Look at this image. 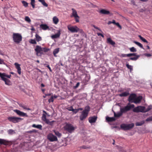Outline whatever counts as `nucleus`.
Listing matches in <instances>:
<instances>
[{
  "label": "nucleus",
  "instance_id": "nucleus-1",
  "mask_svg": "<svg viewBox=\"0 0 152 152\" xmlns=\"http://www.w3.org/2000/svg\"><path fill=\"white\" fill-rule=\"evenodd\" d=\"M90 111V107L88 105L86 106L84 109L81 112V114L79 116L80 120L82 121L85 119L88 116Z\"/></svg>",
  "mask_w": 152,
  "mask_h": 152
},
{
  "label": "nucleus",
  "instance_id": "nucleus-2",
  "mask_svg": "<svg viewBox=\"0 0 152 152\" xmlns=\"http://www.w3.org/2000/svg\"><path fill=\"white\" fill-rule=\"evenodd\" d=\"M38 56H41L43 54V52H47L49 49L46 48H42L40 46L37 45L34 49Z\"/></svg>",
  "mask_w": 152,
  "mask_h": 152
},
{
  "label": "nucleus",
  "instance_id": "nucleus-3",
  "mask_svg": "<svg viewBox=\"0 0 152 152\" xmlns=\"http://www.w3.org/2000/svg\"><path fill=\"white\" fill-rule=\"evenodd\" d=\"M12 37L14 42L17 43H19L22 40V37L19 33H14Z\"/></svg>",
  "mask_w": 152,
  "mask_h": 152
},
{
  "label": "nucleus",
  "instance_id": "nucleus-4",
  "mask_svg": "<svg viewBox=\"0 0 152 152\" xmlns=\"http://www.w3.org/2000/svg\"><path fill=\"white\" fill-rule=\"evenodd\" d=\"M134 126V123H132L129 124H122L121 126L120 127L121 129L124 130H129L132 128Z\"/></svg>",
  "mask_w": 152,
  "mask_h": 152
},
{
  "label": "nucleus",
  "instance_id": "nucleus-5",
  "mask_svg": "<svg viewBox=\"0 0 152 152\" xmlns=\"http://www.w3.org/2000/svg\"><path fill=\"white\" fill-rule=\"evenodd\" d=\"M67 28L72 33H77L80 30L79 28L76 26H72L71 25H69L67 26Z\"/></svg>",
  "mask_w": 152,
  "mask_h": 152
},
{
  "label": "nucleus",
  "instance_id": "nucleus-6",
  "mask_svg": "<svg viewBox=\"0 0 152 152\" xmlns=\"http://www.w3.org/2000/svg\"><path fill=\"white\" fill-rule=\"evenodd\" d=\"M64 129L69 133H72L75 130L74 127L71 124H67L64 127Z\"/></svg>",
  "mask_w": 152,
  "mask_h": 152
},
{
  "label": "nucleus",
  "instance_id": "nucleus-7",
  "mask_svg": "<svg viewBox=\"0 0 152 152\" xmlns=\"http://www.w3.org/2000/svg\"><path fill=\"white\" fill-rule=\"evenodd\" d=\"M134 105H127L123 108H120V111L122 113H125L130 110L131 108L133 107Z\"/></svg>",
  "mask_w": 152,
  "mask_h": 152
},
{
  "label": "nucleus",
  "instance_id": "nucleus-8",
  "mask_svg": "<svg viewBox=\"0 0 152 152\" xmlns=\"http://www.w3.org/2000/svg\"><path fill=\"white\" fill-rule=\"evenodd\" d=\"M20 118L10 117L8 118V120L10 121L15 123L19 122L20 120H22Z\"/></svg>",
  "mask_w": 152,
  "mask_h": 152
},
{
  "label": "nucleus",
  "instance_id": "nucleus-9",
  "mask_svg": "<svg viewBox=\"0 0 152 152\" xmlns=\"http://www.w3.org/2000/svg\"><path fill=\"white\" fill-rule=\"evenodd\" d=\"M145 109V107L143 106H138L134 108L133 109V111L135 113L142 112L144 113V110Z\"/></svg>",
  "mask_w": 152,
  "mask_h": 152
},
{
  "label": "nucleus",
  "instance_id": "nucleus-10",
  "mask_svg": "<svg viewBox=\"0 0 152 152\" xmlns=\"http://www.w3.org/2000/svg\"><path fill=\"white\" fill-rule=\"evenodd\" d=\"M47 138L48 140L51 142L56 141L58 140L57 137L51 133L48 135Z\"/></svg>",
  "mask_w": 152,
  "mask_h": 152
},
{
  "label": "nucleus",
  "instance_id": "nucleus-11",
  "mask_svg": "<svg viewBox=\"0 0 152 152\" xmlns=\"http://www.w3.org/2000/svg\"><path fill=\"white\" fill-rule=\"evenodd\" d=\"M72 16H73L75 18L76 22H79V17L76 11L74 8H72Z\"/></svg>",
  "mask_w": 152,
  "mask_h": 152
},
{
  "label": "nucleus",
  "instance_id": "nucleus-12",
  "mask_svg": "<svg viewBox=\"0 0 152 152\" xmlns=\"http://www.w3.org/2000/svg\"><path fill=\"white\" fill-rule=\"evenodd\" d=\"M136 97V94H131L129 96L128 99V100L129 102L130 103H135Z\"/></svg>",
  "mask_w": 152,
  "mask_h": 152
},
{
  "label": "nucleus",
  "instance_id": "nucleus-13",
  "mask_svg": "<svg viewBox=\"0 0 152 152\" xmlns=\"http://www.w3.org/2000/svg\"><path fill=\"white\" fill-rule=\"evenodd\" d=\"M14 111L20 116L23 117L27 116V114L26 113L21 112L19 110H14Z\"/></svg>",
  "mask_w": 152,
  "mask_h": 152
},
{
  "label": "nucleus",
  "instance_id": "nucleus-14",
  "mask_svg": "<svg viewBox=\"0 0 152 152\" xmlns=\"http://www.w3.org/2000/svg\"><path fill=\"white\" fill-rule=\"evenodd\" d=\"M97 117L95 116L89 117L88 118L89 122L90 123L95 122L97 120Z\"/></svg>",
  "mask_w": 152,
  "mask_h": 152
},
{
  "label": "nucleus",
  "instance_id": "nucleus-15",
  "mask_svg": "<svg viewBox=\"0 0 152 152\" xmlns=\"http://www.w3.org/2000/svg\"><path fill=\"white\" fill-rule=\"evenodd\" d=\"M142 99V96H138L136 95V97L135 100V104H140Z\"/></svg>",
  "mask_w": 152,
  "mask_h": 152
},
{
  "label": "nucleus",
  "instance_id": "nucleus-16",
  "mask_svg": "<svg viewBox=\"0 0 152 152\" xmlns=\"http://www.w3.org/2000/svg\"><path fill=\"white\" fill-rule=\"evenodd\" d=\"M14 65L15 66L16 68L17 69L18 73L20 75L21 74V68L20 67V65L17 63H15Z\"/></svg>",
  "mask_w": 152,
  "mask_h": 152
},
{
  "label": "nucleus",
  "instance_id": "nucleus-17",
  "mask_svg": "<svg viewBox=\"0 0 152 152\" xmlns=\"http://www.w3.org/2000/svg\"><path fill=\"white\" fill-rule=\"evenodd\" d=\"M57 32H58L56 34L52 35L51 36V37L52 39H53L55 38H57L59 37L61 34V31L60 30H58Z\"/></svg>",
  "mask_w": 152,
  "mask_h": 152
},
{
  "label": "nucleus",
  "instance_id": "nucleus-18",
  "mask_svg": "<svg viewBox=\"0 0 152 152\" xmlns=\"http://www.w3.org/2000/svg\"><path fill=\"white\" fill-rule=\"evenodd\" d=\"M1 78L2 80L4 81L5 84L9 86L11 85V82L9 80L7 79L6 77H3Z\"/></svg>",
  "mask_w": 152,
  "mask_h": 152
},
{
  "label": "nucleus",
  "instance_id": "nucleus-19",
  "mask_svg": "<svg viewBox=\"0 0 152 152\" xmlns=\"http://www.w3.org/2000/svg\"><path fill=\"white\" fill-rule=\"evenodd\" d=\"M9 142L8 141L2 139H0V144L1 145H7L8 144Z\"/></svg>",
  "mask_w": 152,
  "mask_h": 152
},
{
  "label": "nucleus",
  "instance_id": "nucleus-20",
  "mask_svg": "<svg viewBox=\"0 0 152 152\" xmlns=\"http://www.w3.org/2000/svg\"><path fill=\"white\" fill-rule=\"evenodd\" d=\"M99 13L104 14H108L110 13V12L104 9H102L99 11Z\"/></svg>",
  "mask_w": 152,
  "mask_h": 152
},
{
  "label": "nucleus",
  "instance_id": "nucleus-21",
  "mask_svg": "<svg viewBox=\"0 0 152 152\" xmlns=\"http://www.w3.org/2000/svg\"><path fill=\"white\" fill-rule=\"evenodd\" d=\"M107 43L112 45H114L115 44V42L113 41L111 38H109L107 39Z\"/></svg>",
  "mask_w": 152,
  "mask_h": 152
},
{
  "label": "nucleus",
  "instance_id": "nucleus-22",
  "mask_svg": "<svg viewBox=\"0 0 152 152\" xmlns=\"http://www.w3.org/2000/svg\"><path fill=\"white\" fill-rule=\"evenodd\" d=\"M106 120L107 121L109 122H112L114 121H115V119L114 117H107L106 118Z\"/></svg>",
  "mask_w": 152,
  "mask_h": 152
},
{
  "label": "nucleus",
  "instance_id": "nucleus-23",
  "mask_svg": "<svg viewBox=\"0 0 152 152\" xmlns=\"http://www.w3.org/2000/svg\"><path fill=\"white\" fill-rule=\"evenodd\" d=\"M40 27L43 30H46L49 28V27L47 25L45 24H41L40 25Z\"/></svg>",
  "mask_w": 152,
  "mask_h": 152
},
{
  "label": "nucleus",
  "instance_id": "nucleus-24",
  "mask_svg": "<svg viewBox=\"0 0 152 152\" xmlns=\"http://www.w3.org/2000/svg\"><path fill=\"white\" fill-rule=\"evenodd\" d=\"M44 121H45V122L47 124L50 125L51 126L53 125V123L54 122V121H50L48 119H47L44 120Z\"/></svg>",
  "mask_w": 152,
  "mask_h": 152
},
{
  "label": "nucleus",
  "instance_id": "nucleus-25",
  "mask_svg": "<svg viewBox=\"0 0 152 152\" xmlns=\"http://www.w3.org/2000/svg\"><path fill=\"white\" fill-rule=\"evenodd\" d=\"M53 23L55 24H57L59 22V19L56 16H54L53 18Z\"/></svg>",
  "mask_w": 152,
  "mask_h": 152
},
{
  "label": "nucleus",
  "instance_id": "nucleus-26",
  "mask_svg": "<svg viewBox=\"0 0 152 152\" xmlns=\"http://www.w3.org/2000/svg\"><path fill=\"white\" fill-rule=\"evenodd\" d=\"M114 116L115 118H118L119 117L121 116L123 114L121 113V112H119L118 113H116L115 112H114Z\"/></svg>",
  "mask_w": 152,
  "mask_h": 152
},
{
  "label": "nucleus",
  "instance_id": "nucleus-27",
  "mask_svg": "<svg viewBox=\"0 0 152 152\" xmlns=\"http://www.w3.org/2000/svg\"><path fill=\"white\" fill-rule=\"evenodd\" d=\"M129 93L128 92L126 91L122 93L121 94H120L118 95L121 97L122 96H126L129 95Z\"/></svg>",
  "mask_w": 152,
  "mask_h": 152
},
{
  "label": "nucleus",
  "instance_id": "nucleus-28",
  "mask_svg": "<svg viewBox=\"0 0 152 152\" xmlns=\"http://www.w3.org/2000/svg\"><path fill=\"white\" fill-rule=\"evenodd\" d=\"M32 127L34 128H37L41 130L42 129V126L41 125H36L35 124H33L32 125Z\"/></svg>",
  "mask_w": 152,
  "mask_h": 152
},
{
  "label": "nucleus",
  "instance_id": "nucleus-29",
  "mask_svg": "<svg viewBox=\"0 0 152 152\" xmlns=\"http://www.w3.org/2000/svg\"><path fill=\"white\" fill-rule=\"evenodd\" d=\"M145 122V121L143 120L140 122H137L135 123V125L136 126H141Z\"/></svg>",
  "mask_w": 152,
  "mask_h": 152
},
{
  "label": "nucleus",
  "instance_id": "nucleus-30",
  "mask_svg": "<svg viewBox=\"0 0 152 152\" xmlns=\"http://www.w3.org/2000/svg\"><path fill=\"white\" fill-rule=\"evenodd\" d=\"M38 1L41 2L44 6L46 7L48 6V4L45 2L44 0H38Z\"/></svg>",
  "mask_w": 152,
  "mask_h": 152
},
{
  "label": "nucleus",
  "instance_id": "nucleus-31",
  "mask_svg": "<svg viewBox=\"0 0 152 152\" xmlns=\"http://www.w3.org/2000/svg\"><path fill=\"white\" fill-rule=\"evenodd\" d=\"M133 42L135 44L138 45L139 47H140L141 48L144 49L143 46L142 44H141L140 43L138 42H136V41H134Z\"/></svg>",
  "mask_w": 152,
  "mask_h": 152
},
{
  "label": "nucleus",
  "instance_id": "nucleus-32",
  "mask_svg": "<svg viewBox=\"0 0 152 152\" xmlns=\"http://www.w3.org/2000/svg\"><path fill=\"white\" fill-rule=\"evenodd\" d=\"M36 40L37 41L39 42L42 40V38L38 35L36 34L35 36Z\"/></svg>",
  "mask_w": 152,
  "mask_h": 152
},
{
  "label": "nucleus",
  "instance_id": "nucleus-33",
  "mask_svg": "<svg viewBox=\"0 0 152 152\" xmlns=\"http://www.w3.org/2000/svg\"><path fill=\"white\" fill-rule=\"evenodd\" d=\"M140 38V39L142 40L143 42H146V43H148V42L147 41V40L145 39V38H143L140 35H139L138 36Z\"/></svg>",
  "mask_w": 152,
  "mask_h": 152
},
{
  "label": "nucleus",
  "instance_id": "nucleus-34",
  "mask_svg": "<svg viewBox=\"0 0 152 152\" xmlns=\"http://www.w3.org/2000/svg\"><path fill=\"white\" fill-rule=\"evenodd\" d=\"M8 133L10 134H12L15 133V131L12 129H10L8 130Z\"/></svg>",
  "mask_w": 152,
  "mask_h": 152
},
{
  "label": "nucleus",
  "instance_id": "nucleus-35",
  "mask_svg": "<svg viewBox=\"0 0 152 152\" xmlns=\"http://www.w3.org/2000/svg\"><path fill=\"white\" fill-rule=\"evenodd\" d=\"M139 57V56L137 55L134 56V57H131L130 58V59L132 60L135 61Z\"/></svg>",
  "mask_w": 152,
  "mask_h": 152
},
{
  "label": "nucleus",
  "instance_id": "nucleus-36",
  "mask_svg": "<svg viewBox=\"0 0 152 152\" xmlns=\"http://www.w3.org/2000/svg\"><path fill=\"white\" fill-rule=\"evenodd\" d=\"M54 132L55 133V134L58 137H60L61 135V133H59L58 131L54 130Z\"/></svg>",
  "mask_w": 152,
  "mask_h": 152
},
{
  "label": "nucleus",
  "instance_id": "nucleus-37",
  "mask_svg": "<svg viewBox=\"0 0 152 152\" xmlns=\"http://www.w3.org/2000/svg\"><path fill=\"white\" fill-rule=\"evenodd\" d=\"M126 66L127 68L130 69L131 72L133 70V67L132 66L129 65V64H126Z\"/></svg>",
  "mask_w": 152,
  "mask_h": 152
},
{
  "label": "nucleus",
  "instance_id": "nucleus-38",
  "mask_svg": "<svg viewBox=\"0 0 152 152\" xmlns=\"http://www.w3.org/2000/svg\"><path fill=\"white\" fill-rule=\"evenodd\" d=\"M21 107L24 109L28 110H31V109L28 107H27L26 105H21Z\"/></svg>",
  "mask_w": 152,
  "mask_h": 152
},
{
  "label": "nucleus",
  "instance_id": "nucleus-39",
  "mask_svg": "<svg viewBox=\"0 0 152 152\" xmlns=\"http://www.w3.org/2000/svg\"><path fill=\"white\" fill-rule=\"evenodd\" d=\"M25 20L26 22L29 23L31 22V20L29 18L28 16H26L25 18Z\"/></svg>",
  "mask_w": 152,
  "mask_h": 152
},
{
  "label": "nucleus",
  "instance_id": "nucleus-40",
  "mask_svg": "<svg viewBox=\"0 0 152 152\" xmlns=\"http://www.w3.org/2000/svg\"><path fill=\"white\" fill-rule=\"evenodd\" d=\"M129 50H130V51L131 52H136L137 51V50H136V49L134 47H132L131 48H129Z\"/></svg>",
  "mask_w": 152,
  "mask_h": 152
},
{
  "label": "nucleus",
  "instance_id": "nucleus-41",
  "mask_svg": "<svg viewBox=\"0 0 152 152\" xmlns=\"http://www.w3.org/2000/svg\"><path fill=\"white\" fill-rule=\"evenodd\" d=\"M81 148L83 149H90L91 148V147L90 146H86L84 145L81 147Z\"/></svg>",
  "mask_w": 152,
  "mask_h": 152
},
{
  "label": "nucleus",
  "instance_id": "nucleus-42",
  "mask_svg": "<svg viewBox=\"0 0 152 152\" xmlns=\"http://www.w3.org/2000/svg\"><path fill=\"white\" fill-rule=\"evenodd\" d=\"M59 48H57L55 49L53 51V54H57V53H58L59 51Z\"/></svg>",
  "mask_w": 152,
  "mask_h": 152
},
{
  "label": "nucleus",
  "instance_id": "nucleus-43",
  "mask_svg": "<svg viewBox=\"0 0 152 152\" xmlns=\"http://www.w3.org/2000/svg\"><path fill=\"white\" fill-rule=\"evenodd\" d=\"M137 56L136 53H129L127 54V56L128 57H130L132 56Z\"/></svg>",
  "mask_w": 152,
  "mask_h": 152
},
{
  "label": "nucleus",
  "instance_id": "nucleus-44",
  "mask_svg": "<svg viewBox=\"0 0 152 152\" xmlns=\"http://www.w3.org/2000/svg\"><path fill=\"white\" fill-rule=\"evenodd\" d=\"M35 0H31V4L32 5L33 8H34L35 7Z\"/></svg>",
  "mask_w": 152,
  "mask_h": 152
},
{
  "label": "nucleus",
  "instance_id": "nucleus-45",
  "mask_svg": "<svg viewBox=\"0 0 152 152\" xmlns=\"http://www.w3.org/2000/svg\"><path fill=\"white\" fill-rule=\"evenodd\" d=\"M146 121H152V115L147 118L145 120Z\"/></svg>",
  "mask_w": 152,
  "mask_h": 152
},
{
  "label": "nucleus",
  "instance_id": "nucleus-46",
  "mask_svg": "<svg viewBox=\"0 0 152 152\" xmlns=\"http://www.w3.org/2000/svg\"><path fill=\"white\" fill-rule=\"evenodd\" d=\"M82 108H79V109H74L72 111L74 113H75V114H76V113H77V112H78V111L80 110H82Z\"/></svg>",
  "mask_w": 152,
  "mask_h": 152
},
{
  "label": "nucleus",
  "instance_id": "nucleus-47",
  "mask_svg": "<svg viewBox=\"0 0 152 152\" xmlns=\"http://www.w3.org/2000/svg\"><path fill=\"white\" fill-rule=\"evenodd\" d=\"M29 42L32 44H36L37 42L34 39H31L30 40Z\"/></svg>",
  "mask_w": 152,
  "mask_h": 152
},
{
  "label": "nucleus",
  "instance_id": "nucleus-48",
  "mask_svg": "<svg viewBox=\"0 0 152 152\" xmlns=\"http://www.w3.org/2000/svg\"><path fill=\"white\" fill-rule=\"evenodd\" d=\"M22 3L23 4V5L26 7H27L28 5V3L25 1H22Z\"/></svg>",
  "mask_w": 152,
  "mask_h": 152
},
{
  "label": "nucleus",
  "instance_id": "nucleus-49",
  "mask_svg": "<svg viewBox=\"0 0 152 152\" xmlns=\"http://www.w3.org/2000/svg\"><path fill=\"white\" fill-rule=\"evenodd\" d=\"M151 106H149L148 107V108H147L146 110H145H145H144V113L146 112H147L149 111V110H151Z\"/></svg>",
  "mask_w": 152,
  "mask_h": 152
},
{
  "label": "nucleus",
  "instance_id": "nucleus-50",
  "mask_svg": "<svg viewBox=\"0 0 152 152\" xmlns=\"http://www.w3.org/2000/svg\"><path fill=\"white\" fill-rule=\"evenodd\" d=\"M1 64L6 65V64L4 62V60L0 58V64Z\"/></svg>",
  "mask_w": 152,
  "mask_h": 152
},
{
  "label": "nucleus",
  "instance_id": "nucleus-51",
  "mask_svg": "<svg viewBox=\"0 0 152 152\" xmlns=\"http://www.w3.org/2000/svg\"><path fill=\"white\" fill-rule=\"evenodd\" d=\"M47 119L46 115L45 114H43L42 116V119L44 121L45 120Z\"/></svg>",
  "mask_w": 152,
  "mask_h": 152
},
{
  "label": "nucleus",
  "instance_id": "nucleus-52",
  "mask_svg": "<svg viewBox=\"0 0 152 152\" xmlns=\"http://www.w3.org/2000/svg\"><path fill=\"white\" fill-rule=\"evenodd\" d=\"M67 109L69 110V111H72L74 109L71 106L70 107H68L67 108Z\"/></svg>",
  "mask_w": 152,
  "mask_h": 152
},
{
  "label": "nucleus",
  "instance_id": "nucleus-53",
  "mask_svg": "<svg viewBox=\"0 0 152 152\" xmlns=\"http://www.w3.org/2000/svg\"><path fill=\"white\" fill-rule=\"evenodd\" d=\"M53 96H51V97L50 98L49 100H48V101L49 102H53Z\"/></svg>",
  "mask_w": 152,
  "mask_h": 152
},
{
  "label": "nucleus",
  "instance_id": "nucleus-54",
  "mask_svg": "<svg viewBox=\"0 0 152 152\" xmlns=\"http://www.w3.org/2000/svg\"><path fill=\"white\" fill-rule=\"evenodd\" d=\"M120 56L122 57H125L127 56V54H122Z\"/></svg>",
  "mask_w": 152,
  "mask_h": 152
},
{
  "label": "nucleus",
  "instance_id": "nucleus-55",
  "mask_svg": "<svg viewBox=\"0 0 152 152\" xmlns=\"http://www.w3.org/2000/svg\"><path fill=\"white\" fill-rule=\"evenodd\" d=\"M97 34L98 36H101L102 37H104V35L102 34H101V33H97Z\"/></svg>",
  "mask_w": 152,
  "mask_h": 152
},
{
  "label": "nucleus",
  "instance_id": "nucleus-56",
  "mask_svg": "<svg viewBox=\"0 0 152 152\" xmlns=\"http://www.w3.org/2000/svg\"><path fill=\"white\" fill-rule=\"evenodd\" d=\"M144 55L147 57H150L151 56V54L148 53H145Z\"/></svg>",
  "mask_w": 152,
  "mask_h": 152
},
{
  "label": "nucleus",
  "instance_id": "nucleus-57",
  "mask_svg": "<svg viewBox=\"0 0 152 152\" xmlns=\"http://www.w3.org/2000/svg\"><path fill=\"white\" fill-rule=\"evenodd\" d=\"M116 25L118 26L119 27L121 28V26L118 23H116L115 24Z\"/></svg>",
  "mask_w": 152,
  "mask_h": 152
},
{
  "label": "nucleus",
  "instance_id": "nucleus-58",
  "mask_svg": "<svg viewBox=\"0 0 152 152\" xmlns=\"http://www.w3.org/2000/svg\"><path fill=\"white\" fill-rule=\"evenodd\" d=\"M47 67H48V68L49 69V70H50V71L51 72H52V70L51 69V68H50V67L49 65H48L47 66Z\"/></svg>",
  "mask_w": 152,
  "mask_h": 152
},
{
  "label": "nucleus",
  "instance_id": "nucleus-59",
  "mask_svg": "<svg viewBox=\"0 0 152 152\" xmlns=\"http://www.w3.org/2000/svg\"><path fill=\"white\" fill-rule=\"evenodd\" d=\"M131 4H132L133 5H135V2L134 1L132 0L131 1Z\"/></svg>",
  "mask_w": 152,
  "mask_h": 152
},
{
  "label": "nucleus",
  "instance_id": "nucleus-60",
  "mask_svg": "<svg viewBox=\"0 0 152 152\" xmlns=\"http://www.w3.org/2000/svg\"><path fill=\"white\" fill-rule=\"evenodd\" d=\"M79 84H80L79 83H77L76 85V87H78V86L79 85Z\"/></svg>",
  "mask_w": 152,
  "mask_h": 152
},
{
  "label": "nucleus",
  "instance_id": "nucleus-61",
  "mask_svg": "<svg viewBox=\"0 0 152 152\" xmlns=\"http://www.w3.org/2000/svg\"><path fill=\"white\" fill-rule=\"evenodd\" d=\"M112 23L114 24H115L116 23L115 22V21L114 20H113V21H112Z\"/></svg>",
  "mask_w": 152,
  "mask_h": 152
},
{
  "label": "nucleus",
  "instance_id": "nucleus-62",
  "mask_svg": "<svg viewBox=\"0 0 152 152\" xmlns=\"http://www.w3.org/2000/svg\"><path fill=\"white\" fill-rule=\"evenodd\" d=\"M93 27H94V28H96V29H99V28H98L97 27H96V26H95L94 25L93 26Z\"/></svg>",
  "mask_w": 152,
  "mask_h": 152
},
{
  "label": "nucleus",
  "instance_id": "nucleus-63",
  "mask_svg": "<svg viewBox=\"0 0 152 152\" xmlns=\"http://www.w3.org/2000/svg\"><path fill=\"white\" fill-rule=\"evenodd\" d=\"M112 22L111 21H110L109 22H108V25H109V24H111V23H112Z\"/></svg>",
  "mask_w": 152,
  "mask_h": 152
},
{
  "label": "nucleus",
  "instance_id": "nucleus-64",
  "mask_svg": "<svg viewBox=\"0 0 152 152\" xmlns=\"http://www.w3.org/2000/svg\"><path fill=\"white\" fill-rule=\"evenodd\" d=\"M41 86L42 87H44L45 86L43 84H41Z\"/></svg>",
  "mask_w": 152,
  "mask_h": 152
}]
</instances>
